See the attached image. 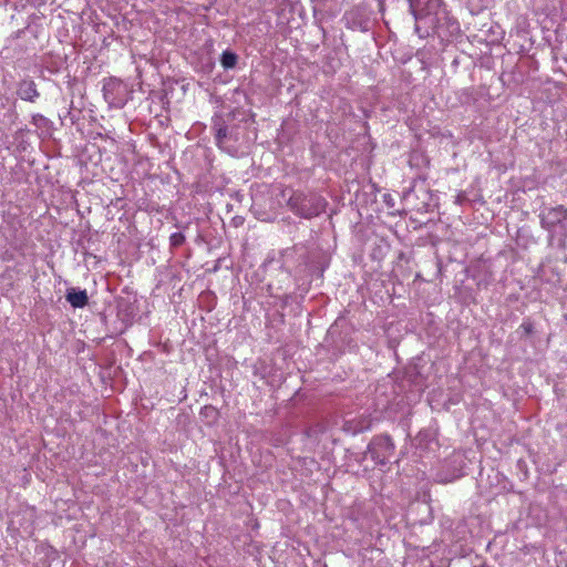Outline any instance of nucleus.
Segmentation results:
<instances>
[{
    "label": "nucleus",
    "instance_id": "1",
    "mask_svg": "<svg viewBox=\"0 0 567 567\" xmlns=\"http://www.w3.org/2000/svg\"><path fill=\"white\" fill-rule=\"evenodd\" d=\"M287 205L298 217L311 219L324 213L328 203L317 193L295 190L289 196Z\"/></svg>",
    "mask_w": 567,
    "mask_h": 567
},
{
    "label": "nucleus",
    "instance_id": "2",
    "mask_svg": "<svg viewBox=\"0 0 567 567\" xmlns=\"http://www.w3.org/2000/svg\"><path fill=\"white\" fill-rule=\"evenodd\" d=\"M540 225L554 237H558L561 246L567 239V208L563 205L544 209L540 215Z\"/></svg>",
    "mask_w": 567,
    "mask_h": 567
},
{
    "label": "nucleus",
    "instance_id": "3",
    "mask_svg": "<svg viewBox=\"0 0 567 567\" xmlns=\"http://www.w3.org/2000/svg\"><path fill=\"white\" fill-rule=\"evenodd\" d=\"M395 445L388 434L374 436L368 445L367 454L377 465H385L393 456Z\"/></svg>",
    "mask_w": 567,
    "mask_h": 567
},
{
    "label": "nucleus",
    "instance_id": "4",
    "mask_svg": "<svg viewBox=\"0 0 567 567\" xmlns=\"http://www.w3.org/2000/svg\"><path fill=\"white\" fill-rule=\"evenodd\" d=\"M103 97L111 107L121 109L126 104V89L121 80L105 79L103 82Z\"/></svg>",
    "mask_w": 567,
    "mask_h": 567
},
{
    "label": "nucleus",
    "instance_id": "5",
    "mask_svg": "<svg viewBox=\"0 0 567 567\" xmlns=\"http://www.w3.org/2000/svg\"><path fill=\"white\" fill-rule=\"evenodd\" d=\"M212 128L214 131L216 145L219 148H224L226 141L233 138V133L229 132L226 121L221 115L213 116Z\"/></svg>",
    "mask_w": 567,
    "mask_h": 567
},
{
    "label": "nucleus",
    "instance_id": "6",
    "mask_svg": "<svg viewBox=\"0 0 567 567\" xmlns=\"http://www.w3.org/2000/svg\"><path fill=\"white\" fill-rule=\"evenodd\" d=\"M17 95L23 101L33 103L40 96V93L34 81L25 79L19 82Z\"/></svg>",
    "mask_w": 567,
    "mask_h": 567
},
{
    "label": "nucleus",
    "instance_id": "7",
    "mask_svg": "<svg viewBox=\"0 0 567 567\" xmlns=\"http://www.w3.org/2000/svg\"><path fill=\"white\" fill-rule=\"evenodd\" d=\"M65 299L73 308H84L89 303L86 290L76 288H69Z\"/></svg>",
    "mask_w": 567,
    "mask_h": 567
},
{
    "label": "nucleus",
    "instance_id": "8",
    "mask_svg": "<svg viewBox=\"0 0 567 567\" xmlns=\"http://www.w3.org/2000/svg\"><path fill=\"white\" fill-rule=\"evenodd\" d=\"M409 2H410L411 12L413 13V16L416 20L432 14L436 10V8L440 7V0H429L426 2V7L422 10H419L416 8V6L420 2L419 0H409Z\"/></svg>",
    "mask_w": 567,
    "mask_h": 567
},
{
    "label": "nucleus",
    "instance_id": "9",
    "mask_svg": "<svg viewBox=\"0 0 567 567\" xmlns=\"http://www.w3.org/2000/svg\"><path fill=\"white\" fill-rule=\"evenodd\" d=\"M238 62V55L229 50H225L220 56V64L225 70L234 69Z\"/></svg>",
    "mask_w": 567,
    "mask_h": 567
},
{
    "label": "nucleus",
    "instance_id": "10",
    "mask_svg": "<svg viewBox=\"0 0 567 567\" xmlns=\"http://www.w3.org/2000/svg\"><path fill=\"white\" fill-rule=\"evenodd\" d=\"M185 243V235L183 233H174L169 236L171 248H177Z\"/></svg>",
    "mask_w": 567,
    "mask_h": 567
},
{
    "label": "nucleus",
    "instance_id": "11",
    "mask_svg": "<svg viewBox=\"0 0 567 567\" xmlns=\"http://www.w3.org/2000/svg\"><path fill=\"white\" fill-rule=\"evenodd\" d=\"M371 425H372L371 419H369V417H361V419L358 420V423L353 427V432L357 433V432L367 431V430H369L371 427Z\"/></svg>",
    "mask_w": 567,
    "mask_h": 567
},
{
    "label": "nucleus",
    "instance_id": "12",
    "mask_svg": "<svg viewBox=\"0 0 567 567\" xmlns=\"http://www.w3.org/2000/svg\"><path fill=\"white\" fill-rule=\"evenodd\" d=\"M200 413L205 416H216L217 410L212 405H206L202 409Z\"/></svg>",
    "mask_w": 567,
    "mask_h": 567
},
{
    "label": "nucleus",
    "instance_id": "13",
    "mask_svg": "<svg viewBox=\"0 0 567 567\" xmlns=\"http://www.w3.org/2000/svg\"><path fill=\"white\" fill-rule=\"evenodd\" d=\"M522 328L525 330L526 333H530L533 330V327L530 323H523Z\"/></svg>",
    "mask_w": 567,
    "mask_h": 567
}]
</instances>
